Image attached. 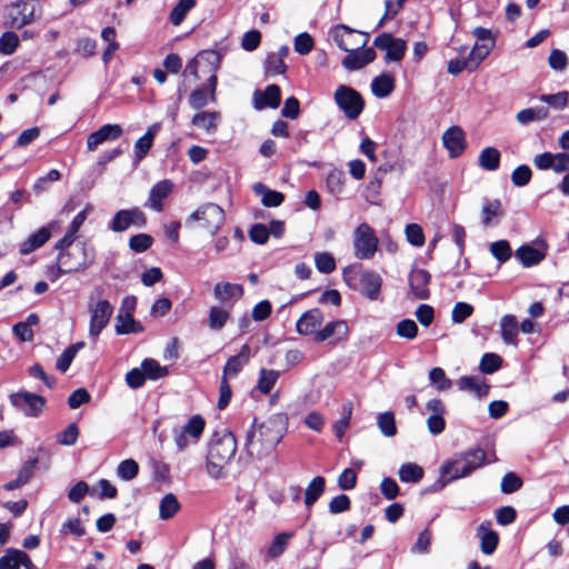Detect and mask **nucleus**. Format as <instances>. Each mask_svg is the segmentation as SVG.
I'll use <instances>...</instances> for the list:
<instances>
[{
  "label": "nucleus",
  "instance_id": "nucleus-1",
  "mask_svg": "<svg viewBox=\"0 0 569 569\" xmlns=\"http://www.w3.org/2000/svg\"><path fill=\"white\" fill-rule=\"evenodd\" d=\"M486 452L480 448H473L460 453L455 459L447 460L440 467V480L436 483L439 489L449 482L468 477L471 472L483 466Z\"/></svg>",
  "mask_w": 569,
  "mask_h": 569
},
{
  "label": "nucleus",
  "instance_id": "nucleus-2",
  "mask_svg": "<svg viewBox=\"0 0 569 569\" xmlns=\"http://www.w3.org/2000/svg\"><path fill=\"white\" fill-rule=\"evenodd\" d=\"M286 419L281 415H274L266 421L253 425L247 432V446L254 447L256 442L264 450L273 449L286 433Z\"/></svg>",
  "mask_w": 569,
  "mask_h": 569
},
{
  "label": "nucleus",
  "instance_id": "nucleus-3",
  "mask_svg": "<svg viewBox=\"0 0 569 569\" xmlns=\"http://www.w3.org/2000/svg\"><path fill=\"white\" fill-rule=\"evenodd\" d=\"M96 258L94 248L88 242H78L73 247L59 252L58 261L64 264L67 272H78L87 269Z\"/></svg>",
  "mask_w": 569,
  "mask_h": 569
},
{
  "label": "nucleus",
  "instance_id": "nucleus-4",
  "mask_svg": "<svg viewBox=\"0 0 569 569\" xmlns=\"http://www.w3.org/2000/svg\"><path fill=\"white\" fill-rule=\"evenodd\" d=\"M379 239L367 222L357 226L352 232L353 254L359 260H370L378 251Z\"/></svg>",
  "mask_w": 569,
  "mask_h": 569
},
{
  "label": "nucleus",
  "instance_id": "nucleus-5",
  "mask_svg": "<svg viewBox=\"0 0 569 569\" xmlns=\"http://www.w3.org/2000/svg\"><path fill=\"white\" fill-rule=\"evenodd\" d=\"M226 214L223 209L216 203L207 202L198 207L187 218V224L198 221L203 229L213 236L221 229Z\"/></svg>",
  "mask_w": 569,
  "mask_h": 569
},
{
  "label": "nucleus",
  "instance_id": "nucleus-6",
  "mask_svg": "<svg viewBox=\"0 0 569 569\" xmlns=\"http://www.w3.org/2000/svg\"><path fill=\"white\" fill-rule=\"evenodd\" d=\"M88 310L90 313L89 336L96 340L108 326L113 313V307L107 299L93 301L91 297Z\"/></svg>",
  "mask_w": 569,
  "mask_h": 569
},
{
  "label": "nucleus",
  "instance_id": "nucleus-7",
  "mask_svg": "<svg viewBox=\"0 0 569 569\" xmlns=\"http://www.w3.org/2000/svg\"><path fill=\"white\" fill-rule=\"evenodd\" d=\"M221 62L220 54L214 50H203L191 59L184 69L186 76L198 79L201 74L216 73Z\"/></svg>",
  "mask_w": 569,
  "mask_h": 569
},
{
  "label": "nucleus",
  "instance_id": "nucleus-8",
  "mask_svg": "<svg viewBox=\"0 0 569 569\" xmlns=\"http://www.w3.org/2000/svg\"><path fill=\"white\" fill-rule=\"evenodd\" d=\"M335 101L348 119H357L363 110L362 97L355 89L339 86L335 92Z\"/></svg>",
  "mask_w": 569,
  "mask_h": 569
},
{
  "label": "nucleus",
  "instance_id": "nucleus-9",
  "mask_svg": "<svg viewBox=\"0 0 569 569\" xmlns=\"http://www.w3.org/2000/svg\"><path fill=\"white\" fill-rule=\"evenodd\" d=\"M330 33L335 43L346 52L362 49L369 39L368 33L356 31L343 24L337 26Z\"/></svg>",
  "mask_w": 569,
  "mask_h": 569
},
{
  "label": "nucleus",
  "instance_id": "nucleus-10",
  "mask_svg": "<svg viewBox=\"0 0 569 569\" xmlns=\"http://www.w3.org/2000/svg\"><path fill=\"white\" fill-rule=\"evenodd\" d=\"M147 218L141 209L133 207L130 209H121L117 211L110 220L108 227L113 232H123L130 227L143 228Z\"/></svg>",
  "mask_w": 569,
  "mask_h": 569
},
{
  "label": "nucleus",
  "instance_id": "nucleus-11",
  "mask_svg": "<svg viewBox=\"0 0 569 569\" xmlns=\"http://www.w3.org/2000/svg\"><path fill=\"white\" fill-rule=\"evenodd\" d=\"M9 400L12 407L27 417H38L46 403L43 397L29 391L13 392L9 396Z\"/></svg>",
  "mask_w": 569,
  "mask_h": 569
},
{
  "label": "nucleus",
  "instance_id": "nucleus-12",
  "mask_svg": "<svg viewBox=\"0 0 569 569\" xmlns=\"http://www.w3.org/2000/svg\"><path fill=\"white\" fill-rule=\"evenodd\" d=\"M373 44L381 51L386 52L385 61L399 62L405 57L407 43L400 38L393 37L391 33H381L375 38Z\"/></svg>",
  "mask_w": 569,
  "mask_h": 569
},
{
  "label": "nucleus",
  "instance_id": "nucleus-13",
  "mask_svg": "<svg viewBox=\"0 0 569 569\" xmlns=\"http://www.w3.org/2000/svg\"><path fill=\"white\" fill-rule=\"evenodd\" d=\"M38 4L34 0H19L10 9V24L12 28L21 29L32 23L38 17Z\"/></svg>",
  "mask_w": 569,
  "mask_h": 569
},
{
  "label": "nucleus",
  "instance_id": "nucleus-14",
  "mask_svg": "<svg viewBox=\"0 0 569 569\" xmlns=\"http://www.w3.org/2000/svg\"><path fill=\"white\" fill-rule=\"evenodd\" d=\"M237 451V440L233 433L224 430L221 436L212 440L208 455L220 461H231Z\"/></svg>",
  "mask_w": 569,
  "mask_h": 569
},
{
  "label": "nucleus",
  "instance_id": "nucleus-15",
  "mask_svg": "<svg viewBox=\"0 0 569 569\" xmlns=\"http://www.w3.org/2000/svg\"><path fill=\"white\" fill-rule=\"evenodd\" d=\"M547 251V246L543 241H538L535 244H523L519 247L515 257L521 262L525 268H530L540 263Z\"/></svg>",
  "mask_w": 569,
  "mask_h": 569
},
{
  "label": "nucleus",
  "instance_id": "nucleus-16",
  "mask_svg": "<svg viewBox=\"0 0 569 569\" xmlns=\"http://www.w3.org/2000/svg\"><path fill=\"white\" fill-rule=\"evenodd\" d=\"M123 133L122 127L117 123H107L101 126L98 130L90 133L87 138V149L94 151L100 144L107 141H113L120 138Z\"/></svg>",
  "mask_w": 569,
  "mask_h": 569
},
{
  "label": "nucleus",
  "instance_id": "nucleus-17",
  "mask_svg": "<svg viewBox=\"0 0 569 569\" xmlns=\"http://www.w3.org/2000/svg\"><path fill=\"white\" fill-rule=\"evenodd\" d=\"M349 327L345 320H335L328 322L315 337L317 342L330 341L338 343L347 340Z\"/></svg>",
  "mask_w": 569,
  "mask_h": 569
},
{
  "label": "nucleus",
  "instance_id": "nucleus-18",
  "mask_svg": "<svg viewBox=\"0 0 569 569\" xmlns=\"http://www.w3.org/2000/svg\"><path fill=\"white\" fill-rule=\"evenodd\" d=\"M442 143L448 150L450 158L459 157L466 149L463 130L458 126L450 127L442 134Z\"/></svg>",
  "mask_w": 569,
  "mask_h": 569
},
{
  "label": "nucleus",
  "instance_id": "nucleus-19",
  "mask_svg": "<svg viewBox=\"0 0 569 569\" xmlns=\"http://www.w3.org/2000/svg\"><path fill=\"white\" fill-rule=\"evenodd\" d=\"M323 322V313L319 309H311L306 311L297 321V331L303 336L313 335L320 331Z\"/></svg>",
  "mask_w": 569,
  "mask_h": 569
},
{
  "label": "nucleus",
  "instance_id": "nucleus-20",
  "mask_svg": "<svg viewBox=\"0 0 569 569\" xmlns=\"http://www.w3.org/2000/svg\"><path fill=\"white\" fill-rule=\"evenodd\" d=\"M172 190L173 183L170 180L164 179L157 182L149 191V197L146 206L156 212L162 211L163 201L169 197Z\"/></svg>",
  "mask_w": 569,
  "mask_h": 569
},
{
  "label": "nucleus",
  "instance_id": "nucleus-21",
  "mask_svg": "<svg viewBox=\"0 0 569 569\" xmlns=\"http://www.w3.org/2000/svg\"><path fill=\"white\" fill-rule=\"evenodd\" d=\"M243 295L242 286L230 282H218L213 287L214 298L226 307H232V305L239 300Z\"/></svg>",
  "mask_w": 569,
  "mask_h": 569
},
{
  "label": "nucleus",
  "instance_id": "nucleus-22",
  "mask_svg": "<svg viewBox=\"0 0 569 569\" xmlns=\"http://www.w3.org/2000/svg\"><path fill=\"white\" fill-rule=\"evenodd\" d=\"M376 59V52L372 48L356 49L348 52L342 59L341 64L345 69L353 71L359 70Z\"/></svg>",
  "mask_w": 569,
  "mask_h": 569
},
{
  "label": "nucleus",
  "instance_id": "nucleus-23",
  "mask_svg": "<svg viewBox=\"0 0 569 569\" xmlns=\"http://www.w3.org/2000/svg\"><path fill=\"white\" fill-rule=\"evenodd\" d=\"M430 273L423 269H415L409 274V286L413 296L418 299L429 297Z\"/></svg>",
  "mask_w": 569,
  "mask_h": 569
},
{
  "label": "nucleus",
  "instance_id": "nucleus-24",
  "mask_svg": "<svg viewBox=\"0 0 569 569\" xmlns=\"http://www.w3.org/2000/svg\"><path fill=\"white\" fill-rule=\"evenodd\" d=\"M160 128L161 124L159 122L151 124L147 132L136 141L133 146L134 163H139L148 154Z\"/></svg>",
  "mask_w": 569,
  "mask_h": 569
},
{
  "label": "nucleus",
  "instance_id": "nucleus-25",
  "mask_svg": "<svg viewBox=\"0 0 569 569\" xmlns=\"http://www.w3.org/2000/svg\"><path fill=\"white\" fill-rule=\"evenodd\" d=\"M50 226L41 227L36 232L31 233L24 241L19 246V252L27 256L34 250L41 248L51 237Z\"/></svg>",
  "mask_w": 569,
  "mask_h": 569
},
{
  "label": "nucleus",
  "instance_id": "nucleus-26",
  "mask_svg": "<svg viewBox=\"0 0 569 569\" xmlns=\"http://www.w3.org/2000/svg\"><path fill=\"white\" fill-rule=\"evenodd\" d=\"M250 347L243 345L238 355L230 357L222 370V377L232 378L236 377L242 368L248 363L250 359Z\"/></svg>",
  "mask_w": 569,
  "mask_h": 569
},
{
  "label": "nucleus",
  "instance_id": "nucleus-27",
  "mask_svg": "<svg viewBox=\"0 0 569 569\" xmlns=\"http://www.w3.org/2000/svg\"><path fill=\"white\" fill-rule=\"evenodd\" d=\"M281 100L280 88L277 84L268 86L263 92L257 91L253 98L254 108L261 110L266 107L278 108Z\"/></svg>",
  "mask_w": 569,
  "mask_h": 569
},
{
  "label": "nucleus",
  "instance_id": "nucleus-28",
  "mask_svg": "<svg viewBox=\"0 0 569 569\" xmlns=\"http://www.w3.org/2000/svg\"><path fill=\"white\" fill-rule=\"evenodd\" d=\"M457 386L459 390L468 391L479 399L487 397L490 388L485 379L478 376H463L457 381Z\"/></svg>",
  "mask_w": 569,
  "mask_h": 569
},
{
  "label": "nucleus",
  "instance_id": "nucleus-29",
  "mask_svg": "<svg viewBox=\"0 0 569 569\" xmlns=\"http://www.w3.org/2000/svg\"><path fill=\"white\" fill-rule=\"evenodd\" d=\"M359 281L362 295L370 300H376L382 284L381 277L375 271H363Z\"/></svg>",
  "mask_w": 569,
  "mask_h": 569
},
{
  "label": "nucleus",
  "instance_id": "nucleus-30",
  "mask_svg": "<svg viewBox=\"0 0 569 569\" xmlns=\"http://www.w3.org/2000/svg\"><path fill=\"white\" fill-rule=\"evenodd\" d=\"M253 192L261 198V203L268 208L279 207L284 200L282 192L271 190L261 182L253 186Z\"/></svg>",
  "mask_w": 569,
  "mask_h": 569
},
{
  "label": "nucleus",
  "instance_id": "nucleus-31",
  "mask_svg": "<svg viewBox=\"0 0 569 569\" xmlns=\"http://www.w3.org/2000/svg\"><path fill=\"white\" fill-rule=\"evenodd\" d=\"M519 326L517 319L512 315H506L500 320V332L505 343L517 346Z\"/></svg>",
  "mask_w": 569,
  "mask_h": 569
},
{
  "label": "nucleus",
  "instance_id": "nucleus-32",
  "mask_svg": "<svg viewBox=\"0 0 569 569\" xmlns=\"http://www.w3.org/2000/svg\"><path fill=\"white\" fill-rule=\"evenodd\" d=\"M478 537L480 539V549L485 555H491L495 552L499 537L493 530H490L485 523H481L478 528Z\"/></svg>",
  "mask_w": 569,
  "mask_h": 569
},
{
  "label": "nucleus",
  "instance_id": "nucleus-33",
  "mask_svg": "<svg viewBox=\"0 0 569 569\" xmlns=\"http://www.w3.org/2000/svg\"><path fill=\"white\" fill-rule=\"evenodd\" d=\"M395 90V79L392 76L382 73L373 78L371 91L377 98H387Z\"/></svg>",
  "mask_w": 569,
  "mask_h": 569
},
{
  "label": "nucleus",
  "instance_id": "nucleus-34",
  "mask_svg": "<svg viewBox=\"0 0 569 569\" xmlns=\"http://www.w3.org/2000/svg\"><path fill=\"white\" fill-rule=\"evenodd\" d=\"M116 320V332L118 335L139 333L143 331V327L133 319L132 315L118 313Z\"/></svg>",
  "mask_w": 569,
  "mask_h": 569
},
{
  "label": "nucleus",
  "instance_id": "nucleus-35",
  "mask_svg": "<svg viewBox=\"0 0 569 569\" xmlns=\"http://www.w3.org/2000/svg\"><path fill=\"white\" fill-rule=\"evenodd\" d=\"M548 116L549 110L546 107L526 108L516 114V119L521 126H528L535 121L546 120Z\"/></svg>",
  "mask_w": 569,
  "mask_h": 569
},
{
  "label": "nucleus",
  "instance_id": "nucleus-36",
  "mask_svg": "<svg viewBox=\"0 0 569 569\" xmlns=\"http://www.w3.org/2000/svg\"><path fill=\"white\" fill-rule=\"evenodd\" d=\"M326 480L321 476L315 477L305 491V505L310 508L323 493Z\"/></svg>",
  "mask_w": 569,
  "mask_h": 569
},
{
  "label": "nucleus",
  "instance_id": "nucleus-37",
  "mask_svg": "<svg viewBox=\"0 0 569 569\" xmlns=\"http://www.w3.org/2000/svg\"><path fill=\"white\" fill-rule=\"evenodd\" d=\"M479 166L487 171H495L500 164V151L493 147L485 148L479 154Z\"/></svg>",
  "mask_w": 569,
  "mask_h": 569
},
{
  "label": "nucleus",
  "instance_id": "nucleus-38",
  "mask_svg": "<svg viewBox=\"0 0 569 569\" xmlns=\"http://www.w3.org/2000/svg\"><path fill=\"white\" fill-rule=\"evenodd\" d=\"M219 113L214 111H203L193 116L192 124L203 129L207 132H213L217 129Z\"/></svg>",
  "mask_w": 569,
  "mask_h": 569
},
{
  "label": "nucleus",
  "instance_id": "nucleus-39",
  "mask_svg": "<svg viewBox=\"0 0 569 569\" xmlns=\"http://www.w3.org/2000/svg\"><path fill=\"white\" fill-rule=\"evenodd\" d=\"M180 502L173 493L164 495L159 503V518L161 520L171 519L180 510Z\"/></svg>",
  "mask_w": 569,
  "mask_h": 569
},
{
  "label": "nucleus",
  "instance_id": "nucleus-40",
  "mask_svg": "<svg viewBox=\"0 0 569 569\" xmlns=\"http://www.w3.org/2000/svg\"><path fill=\"white\" fill-rule=\"evenodd\" d=\"M280 377L279 371L273 369H261L259 372V379L257 382V389L263 393L268 395L272 388L274 387L276 382L278 381Z\"/></svg>",
  "mask_w": 569,
  "mask_h": 569
},
{
  "label": "nucleus",
  "instance_id": "nucleus-41",
  "mask_svg": "<svg viewBox=\"0 0 569 569\" xmlns=\"http://www.w3.org/2000/svg\"><path fill=\"white\" fill-rule=\"evenodd\" d=\"M398 475L402 482L417 483L423 477V469L417 463L408 462L400 466Z\"/></svg>",
  "mask_w": 569,
  "mask_h": 569
},
{
  "label": "nucleus",
  "instance_id": "nucleus-42",
  "mask_svg": "<svg viewBox=\"0 0 569 569\" xmlns=\"http://www.w3.org/2000/svg\"><path fill=\"white\" fill-rule=\"evenodd\" d=\"M141 368L146 376V379L157 380L168 375L169 370L167 367L161 366L157 360L147 358L142 360Z\"/></svg>",
  "mask_w": 569,
  "mask_h": 569
},
{
  "label": "nucleus",
  "instance_id": "nucleus-43",
  "mask_svg": "<svg viewBox=\"0 0 569 569\" xmlns=\"http://www.w3.org/2000/svg\"><path fill=\"white\" fill-rule=\"evenodd\" d=\"M501 202L499 200H487L481 209L482 224L490 226L495 219L501 216Z\"/></svg>",
  "mask_w": 569,
  "mask_h": 569
},
{
  "label": "nucleus",
  "instance_id": "nucleus-44",
  "mask_svg": "<svg viewBox=\"0 0 569 569\" xmlns=\"http://www.w3.org/2000/svg\"><path fill=\"white\" fill-rule=\"evenodd\" d=\"M206 426L204 419L200 415L192 416L187 425L181 428L190 437L192 442H197L203 432Z\"/></svg>",
  "mask_w": 569,
  "mask_h": 569
},
{
  "label": "nucleus",
  "instance_id": "nucleus-45",
  "mask_svg": "<svg viewBox=\"0 0 569 569\" xmlns=\"http://www.w3.org/2000/svg\"><path fill=\"white\" fill-rule=\"evenodd\" d=\"M196 6V0H179L170 12V21L173 26H179L184 20L187 13Z\"/></svg>",
  "mask_w": 569,
  "mask_h": 569
},
{
  "label": "nucleus",
  "instance_id": "nucleus-46",
  "mask_svg": "<svg viewBox=\"0 0 569 569\" xmlns=\"http://www.w3.org/2000/svg\"><path fill=\"white\" fill-rule=\"evenodd\" d=\"M315 264L317 270L325 274L332 273L337 268L335 257L327 251L315 254Z\"/></svg>",
  "mask_w": 569,
  "mask_h": 569
},
{
  "label": "nucleus",
  "instance_id": "nucleus-47",
  "mask_svg": "<svg viewBox=\"0 0 569 569\" xmlns=\"http://www.w3.org/2000/svg\"><path fill=\"white\" fill-rule=\"evenodd\" d=\"M489 251L499 261V263L507 262L512 254L511 247L507 240L491 242Z\"/></svg>",
  "mask_w": 569,
  "mask_h": 569
},
{
  "label": "nucleus",
  "instance_id": "nucleus-48",
  "mask_svg": "<svg viewBox=\"0 0 569 569\" xmlns=\"http://www.w3.org/2000/svg\"><path fill=\"white\" fill-rule=\"evenodd\" d=\"M495 42L489 43H476L468 56V60L471 63V70H475L480 62L489 54Z\"/></svg>",
  "mask_w": 569,
  "mask_h": 569
},
{
  "label": "nucleus",
  "instance_id": "nucleus-49",
  "mask_svg": "<svg viewBox=\"0 0 569 569\" xmlns=\"http://www.w3.org/2000/svg\"><path fill=\"white\" fill-rule=\"evenodd\" d=\"M139 472V465L133 459H126L117 467V476L124 480L130 481L137 477Z\"/></svg>",
  "mask_w": 569,
  "mask_h": 569
},
{
  "label": "nucleus",
  "instance_id": "nucleus-50",
  "mask_svg": "<svg viewBox=\"0 0 569 569\" xmlns=\"http://www.w3.org/2000/svg\"><path fill=\"white\" fill-rule=\"evenodd\" d=\"M229 319V311L220 307H211L209 310V327L212 330H221Z\"/></svg>",
  "mask_w": 569,
  "mask_h": 569
},
{
  "label": "nucleus",
  "instance_id": "nucleus-51",
  "mask_svg": "<svg viewBox=\"0 0 569 569\" xmlns=\"http://www.w3.org/2000/svg\"><path fill=\"white\" fill-rule=\"evenodd\" d=\"M290 538L291 535L287 532L277 535L268 548L269 557L273 559L280 557L286 551Z\"/></svg>",
  "mask_w": 569,
  "mask_h": 569
},
{
  "label": "nucleus",
  "instance_id": "nucleus-52",
  "mask_svg": "<svg viewBox=\"0 0 569 569\" xmlns=\"http://www.w3.org/2000/svg\"><path fill=\"white\" fill-rule=\"evenodd\" d=\"M351 415H352V405L350 402L343 405L341 418L339 420H337L332 426L333 432L338 439H341L343 437V435L346 433V431L350 425Z\"/></svg>",
  "mask_w": 569,
  "mask_h": 569
},
{
  "label": "nucleus",
  "instance_id": "nucleus-53",
  "mask_svg": "<svg viewBox=\"0 0 569 569\" xmlns=\"http://www.w3.org/2000/svg\"><path fill=\"white\" fill-rule=\"evenodd\" d=\"M378 427L385 437H393L397 433V426L392 412L387 411L378 416Z\"/></svg>",
  "mask_w": 569,
  "mask_h": 569
},
{
  "label": "nucleus",
  "instance_id": "nucleus-54",
  "mask_svg": "<svg viewBox=\"0 0 569 569\" xmlns=\"http://www.w3.org/2000/svg\"><path fill=\"white\" fill-rule=\"evenodd\" d=\"M153 243V238L147 233H138L129 239V248L137 253L147 251Z\"/></svg>",
  "mask_w": 569,
  "mask_h": 569
},
{
  "label": "nucleus",
  "instance_id": "nucleus-55",
  "mask_svg": "<svg viewBox=\"0 0 569 569\" xmlns=\"http://www.w3.org/2000/svg\"><path fill=\"white\" fill-rule=\"evenodd\" d=\"M502 359L496 353H485L480 360L479 369L486 375H490L500 369Z\"/></svg>",
  "mask_w": 569,
  "mask_h": 569
},
{
  "label": "nucleus",
  "instance_id": "nucleus-56",
  "mask_svg": "<svg viewBox=\"0 0 569 569\" xmlns=\"http://www.w3.org/2000/svg\"><path fill=\"white\" fill-rule=\"evenodd\" d=\"M19 37L12 31H7L0 37V53L12 54L19 46Z\"/></svg>",
  "mask_w": 569,
  "mask_h": 569
},
{
  "label": "nucleus",
  "instance_id": "nucleus-57",
  "mask_svg": "<svg viewBox=\"0 0 569 569\" xmlns=\"http://www.w3.org/2000/svg\"><path fill=\"white\" fill-rule=\"evenodd\" d=\"M429 380L431 383L436 385L439 391L448 390L452 386L451 380L446 377L445 370L439 367L432 368L429 371Z\"/></svg>",
  "mask_w": 569,
  "mask_h": 569
},
{
  "label": "nucleus",
  "instance_id": "nucleus-58",
  "mask_svg": "<svg viewBox=\"0 0 569 569\" xmlns=\"http://www.w3.org/2000/svg\"><path fill=\"white\" fill-rule=\"evenodd\" d=\"M295 51L301 56L310 53L313 49V39L308 32L299 33L293 40Z\"/></svg>",
  "mask_w": 569,
  "mask_h": 569
},
{
  "label": "nucleus",
  "instance_id": "nucleus-59",
  "mask_svg": "<svg viewBox=\"0 0 569 569\" xmlns=\"http://www.w3.org/2000/svg\"><path fill=\"white\" fill-rule=\"evenodd\" d=\"M406 238L413 247H422L425 243V234L422 228L418 223H409L405 229Z\"/></svg>",
  "mask_w": 569,
  "mask_h": 569
},
{
  "label": "nucleus",
  "instance_id": "nucleus-60",
  "mask_svg": "<svg viewBox=\"0 0 569 569\" xmlns=\"http://www.w3.org/2000/svg\"><path fill=\"white\" fill-rule=\"evenodd\" d=\"M21 550L9 549L0 557V569H19L21 566Z\"/></svg>",
  "mask_w": 569,
  "mask_h": 569
},
{
  "label": "nucleus",
  "instance_id": "nucleus-61",
  "mask_svg": "<svg viewBox=\"0 0 569 569\" xmlns=\"http://www.w3.org/2000/svg\"><path fill=\"white\" fill-rule=\"evenodd\" d=\"M396 332L401 338L412 340L418 335V326L411 319H403L397 323Z\"/></svg>",
  "mask_w": 569,
  "mask_h": 569
},
{
  "label": "nucleus",
  "instance_id": "nucleus-62",
  "mask_svg": "<svg viewBox=\"0 0 569 569\" xmlns=\"http://www.w3.org/2000/svg\"><path fill=\"white\" fill-rule=\"evenodd\" d=\"M264 69L268 74H282L287 70V66L280 57L271 52L266 58Z\"/></svg>",
  "mask_w": 569,
  "mask_h": 569
},
{
  "label": "nucleus",
  "instance_id": "nucleus-63",
  "mask_svg": "<svg viewBox=\"0 0 569 569\" xmlns=\"http://www.w3.org/2000/svg\"><path fill=\"white\" fill-rule=\"evenodd\" d=\"M539 99L555 109L562 110L568 104L569 93L567 91H560L555 94H541Z\"/></svg>",
  "mask_w": 569,
  "mask_h": 569
},
{
  "label": "nucleus",
  "instance_id": "nucleus-64",
  "mask_svg": "<svg viewBox=\"0 0 569 569\" xmlns=\"http://www.w3.org/2000/svg\"><path fill=\"white\" fill-rule=\"evenodd\" d=\"M79 429L76 423H70L63 431L57 435V442L62 446H72L77 442Z\"/></svg>",
  "mask_w": 569,
  "mask_h": 569
}]
</instances>
